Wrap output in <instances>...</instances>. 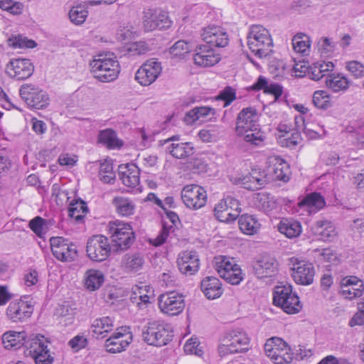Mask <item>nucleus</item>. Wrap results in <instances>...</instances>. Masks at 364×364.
Here are the masks:
<instances>
[{
	"mask_svg": "<svg viewBox=\"0 0 364 364\" xmlns=\"http://www.w3.org/2000/svg\"><path fill=\"white\" fill-rule=\"evenodd\" d=\"M26 336L25 331H9L3 334L2 342L6 349L16 350L22 346L25 349Z\"/></svg>",
	"mask_w": 364,
	"mask_h": 364,
	"instance_id": "7c9ffc66",
	"label": "nucleus"
},
{
	"mask_svg": "<svg viewBox=\"0 0 364 364\" xmlns=\"http://www.w3.org/2000/svg\"><path fill=\"white\" fill-rule=\"evenodd\" d=\"M179 271L186 275H193L198 271L199 259L196 252L184 251L177 258Z\"/></svg>",
	"mask_w": 364,
	"mask_h": 364,
	"instance_id": "b1692460",
	"label": "nucleus"
},
{
	"mask_svg": "<svg viewBox=\"0 0 364 364\" xmlns=\"http://www.w3.org/2000/svg\"><path fill=\"white\" fill-rule=\"evenodd\" d=\"M326 86L333 92L346 90L349 86V82L347 78L339 75H331L327 77L326 78Z\"/></svg>",
	"mask_w": 364,
	"mask_h": 364,
	"instance_id": "49530a36",
	"label": "nucleus"
},
{
	"mask_svg": "<svg viewBox=\"0 0 364 364\" xmlns=\"http://www.w3.org/2000/svg\"><path fill=\"white\" fill-rule=\"evenodd\" d=\"M238 224L241 231L249 235L256 234L260 228L258 220L252 215L244 214L238 219Z\"/></svg>",
	"mask_w": 364,
	"mask_h": 364,
	"instance_id": "c9c22d12",
	"label": "nucleus"
},
{
	"mask_svg": "<svg viewBox=\"0 0 364 364\" xmlns=\"http://www.w3.org/2000/svg\"><path fill=\"white\" fill-rule=\"evenodd\" d=\"M364 292V283L355 276H346L340 281L339 294L344 299L353 300L360 297Z\"/></svg>",
	"mask_w": 364,
	"mask_h": 364,
	"instance_id": "aec40b11",
	"label": "nucleus"
},
{
	"mask_svg": "<svg viewBox=\"0 0 364 364\" xmlns=\"http://www.w3.org/2000/svg\"><path fill=\"white\" fill-rule=\"evenodd\" d=\"M53 256L61 262H72L77 256L76 246L63 237H52L50 239Z\"/></svg>",
	"mask_w": 364,
	"mask_h": 364,
	"instance_id": "4468645a",
	"label": "nucleus"
},
{
	"mask_svg": "<svg viewBox=\"0 0 364 364\" xmlns=\"http://www.w3.org/2000/svg\"><path fill=\"white\" fill-rule=\"evenodd\" d=\"M257 199L259 203L261 208L264 211H269L274 209L276 206L275 201L273 198L267 193H258Z\"/></svg>",
	"mask_w": 364,
	"mask_h": 364,
	"instance_id": "052dcab7",
	"label": "nucleus"
},
{
	"mask_svg": "<svg viewBox=\"0 0 364 364\" xmlns=\"http://www.w3.org/2000/svg\"><path fill=\"white\" fill-rule=\"evenodd\" d=\"M98 141L109 149L120 148L123 143L117 136L116 132L111 129H106L100 132Z\"/></svg>",
	"mask_w": 364,
	"mask_h": 364,
	"instance_id": "58836bf2",
	"label": "nucleus"
},
{
	"mask_svg": "<svg viewBox=\"0 0 364 364\" xmlns=\"http://www.w3.org/2000/svg\"><path fill=\"white\" fill-rule=\"evenodd\" d=\"M264 352L276 364H288L294 358L291 348L282 338L273 337L269 338L264 344Z\"/></svg>",
	"mask_w": 364,
	"mask_h": 364,
	"instance_id": "0eeeda50",
	"label": "nucleus"
},
{
	"mask_svg": "<svg viewBox=\"0 0 364 364\" xmlns=\"http://www.w3.org/2000/svg\"><path fill=\"white\" fill-rule=\"evenodd\" d=\"M224 101V107L230 105L236 99V91L230 86L225 87L216 97Z\"/></svg>",
	"mask_w": 364,
	"mask_h": 364,
	"instance_id": "bf43d9fd",
	"label": "nucleus"
},
{
	"mask_svg": "<svg viewBox=\"0 0 364 364\" xmlns=\"http://www.w3.org/2000/svg\"><path fill=\"white\" fill-rule=\"evenodd\" d=\"M213 266L220 277H223V273H228L232 268L239 265L232 259L225 256H218L215 257Z\"/></svg>",
	"mask_w": 364,
	"mask_h": 364,
	"instance_id": "a18cd8bd",
	"label": "nucleus"
},
{
	"mask_svg": "<svg viewBox=\"0 0 364 364\" xmlns=\"http://www.w3.org/2000/svg\"><path fill=\"white\" fill-rule=\"evenodd\" d=\"M316 234L319 240L325 242L333 241L337 235L334 225L329 221H318L316 223Z\"/></svg>",
	"mask_w": 364,
	"mask_h": 364,
	"instance_id": "4c0bfd02",
	"label": "nucleus"
},
{
	"mask_svg": "<svg viewBox=\"0 0 364 364\" xmlns=\"http://www.w3.org/2000/svg\"><path fill=\"white\" fill-rule=\"evenodd\" d=\"M181 198L187 208L198 210L205 205L207 194L203 187L190 184L183 187L181 191Z\"/></svg>",
	"mask_w": 364,
	"mask_h": 364,
	"instance_id": "2eb2a0df",
	"label": "nucleus"
},
{
	"mask_svg": "<svg viewBox=\"0 0 364 364\" xmlns=\"http://www.w3.org/2000/svg\"><path fill=\"white\" fill-rule=\"evenodd\" d=\"M87 212V205L82 200H74L70 203L68 215L75 219L76 222L82 221Z\"/></svg>",
	"mask_w": 364,
	"mask_h": 364,
	"instance_id": "79ce46f5",
	"label": "nucleus"
},
{
	"mask_svg": "<svg viewBox=\"0 0 364 364\" xmlns=\"http://www.w3.org/2000/svg\"><path fill=\"white\" fill-rule=\"evenodd\" d=\"M47 341L43 336H36L26 341L23 353L26 356H31L33 359L38 354H43L44 351H48Z\"/></svg>",
	"mask_w": 364,
	"mask_h": 364,
	"instance_id": "473e14b6",
	"label": "nucleus"
},
{
	"mask_svg": "<svg viewBox=\"0 0 364 364\" xmlns=\"http://www.w3.org/2000/svg\"><path fill=\"white\" fill-rule=\"evenodd\" d=\"M33 311V305L21 299L9 304L6 309V315L13 322H18L29 318Z\"/></svg>",
	"mask_w": 364,
	"mask_h": 364,
	"instance_id": "5701e85b",
	"label": "nucleus"
},
{
	"mask_svg": "<svg viewBox=\"0 0 364 364\" xmlns=\"http://www.w3.org/2000/svg\"><path fill=\"white\" fill-rule=\"evenodd\" d=\"M133 336L129 326H121L105 341V348L110 353H121L132 342Z\"/></svg>",
	"mask_w": 364,
	"mask_h": 364,
	"instance_id": "ddd939ff",
	"label": "nucleus"
},
{
	"mask_svg": "<svg viewBox=\"0 0 364 364\" xmlns=\"http://www.w3.org/2000/svg\"><path fill=\"white\" fill-rule=\"evenodd\" d=\"M318 50L321 55L329 56L331 55L334 50V46L331 39L327 37L323 38L318 44Z\"/></svg>",
	"mask_w": 364,
	"mask_h": 364,
	"instance_id": "0e129e2a",
	"label": "nucleus"
},
{
	"mask_svg": "<svg viewBox=\"0 0 364 364\" xmlns=\"http://www.w3.org/2000/svg\"><path fill=\"white\" fill-rule=\"evenodd\" d=\"M183 349L185 353L198 356H200L203 353L202 349L199 348V341L197 338L189 339L184 345Z\"/></svg>",
	"mask_w": 364,
	"mask_h": 364,
	"instance_id": "680f3d73",
	"label": "nucleus"
},
{
	"mask_svg": "<svg viewBox=\"0 0 364 364\" xmlns=\"http://www.w3.org/2000/svg\"><path fill=\"white\" fill-rule=\"evenodd\" d=\"M225 281L233 285H237L243 279V274L240 266L232 268L222 277Z\"/></svg>",
	"mask_w": 364,
	"mask_h": 364,
	"instance_id": "13d9d810",
	"label": "nucleus"
},
{
	"mask_svg": "<svg viewBox=\"0 0 364 364\" xmlns=\"http://www.w3.org/2000/svg\"><path fill=\"white\" fill-rule=\"evenodd\" d=\"M250 91L262 90L265 94H269L274 96L275 100H277L283 93V87L278 83H269L267 79L259 75L256 82L247 87Z\"/></svg>",
	"mask_w": 364,
	"mask_h": 364,
	"instance_id": "bb28decb",
	"label": "nucleus"
},
{
	"mask_svg": "<svg viewBox=\"0 0 364 364\" xmlns=\"http://www.w3.org/2000/svg\"><path fill=\"white\" fill-rule=\"evenodd\" d=\"M292 45L296 52L304 54L309 49L310 41L307 36L298 33L294 36Z\"/></svg>",
	"mask_w": 364,
	"mask_h": 364,
	"instance_id": "3c124183",
	"label": "nucleus"
},
{
	"mask_svg": "<svg viewBox=\"0 0 364 364\" xmlns=\"http://www.w3.org/2000/svg\"><path fill=\"white\" fill-rule=\"evenodd\" d=\"M122 263L127 270L137 272L142 268L144 258L141 254L138 252L126 254L123 257Z\"/></svg>",
	"mask_w": 364,
	"mask_h": 364,
	"instance_id": "37998d69",
	"label": "nucleus"
},
{
	"mask_svg": "<svg viewBox=\"0 0 364 364\" xmlns=\"http://www.w3.org/2000/svg\"><path fill=\"white\" fill-rule=\"evenodd\" d=\"M214 109L209 107H196L187 112L183 120L187 124H192L197 120L204 118L209 114H214Z\"/></svg>",
	"mask_w": 364,
	"mask_h": 364,
	"instance_id": "ea45409f",
	"label": "nucleus"
},
{
	"mask_svg": "<svg viewBox=\"0 0 364 364\" xmlns=\"http://www.w3.org/2000/svg\"><path fill=\"white\" fill-rule=\"evenodd\" d=\"M180 136L174 135L160 143L166 152L176 159H186L194 154V147L190 142L179 143Z\"/></svg>",
	"mask_w": 364,
	"mask_h": 364,
	"instance_id": "6ab92c4d",
	"label": "nucleus"
},
{
	"mask_svg": "<svg viewBox=\"0 0 364 364\" xmlns=\"http://www.w3.org/2000/svg\"><path fill=\"white\" fill-rule=\"evenodd\" d=\"M247 45L258 58H265L272 52L273 41L269 31L261 25H253L247 35Z\"/></svg>",
	"mask_w": 364,
	"mask_h": 364,
	"instance_id": "20e7f679",
	"label": "nucleus"
},
{
	"mask_svg": "<svg viewBox=\"0 0 364 364\" xmlns=\"http://www.w3.org/2000/svg\"><path fill=\"white\" fill-rule=\"evenodd\" d=\"M326 205L324 198L321 193L314 192L305 196L299 203L298 205L309 212L316 213L322 209Z\"/></svg>",
	"mask_w": 364,
	"mask_h": 364,
	"instance_id": "c756f323",
	"label": "nucleus"
},
{
	"mask_svg": "<svg viewBox=\"0 0 364 364\" xmlns=\"http://www.w3.org/2000/svg\"><path fill=\"white\" fill-rule=\"evenodd\" d=\"M195 52L193 55L194 63L201 67L213 66L220 60L219 55L216 54L214 50L208 45L197 46Z\"/></svg>",
	"mask_w": 364,
	"mask_h": 364,
	"instance_id": "393cba45",
	"label": "nucleus"
},
{
	"mask_svg": "<svg viewBox=\"0 0 364 364\" xmlns=\"http://www.w3.org/2000/svg\"><path fill=\"white\" fill-rule=\"evenodd\" d=\"M288 266L296 284L307 286L314 282L315 268L311 262L292 257L288 259Z\"/></svg>",
	"mask_w": 364,
	"mask_h": 364,
	"instance_id": "6e6552de",
	"label": "nucleus"
},
{
	"mask_svg": "<svg viewBox=\"0 0 364 364\" xmlns=\"http://www.w3.org/2000/svg\"><path fill=\"white\" fill-rule=\"evenodd\" d=\"M107 230L113 248L114 252H123L129 249L135 240V235L132 226L123 221H110Z\"/></svg>",
	"mask_w": 364,
	"mask_h": 364,
	"instance_id": "7ed1b4c3",
	"label": "nucleus"
},
{
	"mask_svg": "<svg viewBox=\"0 0 364 364\" xmlns=\"http://www.w3.org/2000/svg\"><path fill=\"white\" fill-rule=\"evenodd\" d=\"M111 252H113L112 245L108 238L102 235H93L87 242V255L92 261H105Z\"/></svg>",
	"mask_w": 364,
	"mask_h": 364,
	"instance_id": "9d476101",
	"label": "nucleus"
},
{
	"mask_svg": "<svg viewBox=\"0 0 364 364\" xmlns=\"http://www.w3.org/2000/svg\"><path fill=\"white\" fill-rule=\"evenodd\" d=\"M119 176L122 183L128 187H136L139 183V169L134 164H120Z\"/></svg>",
	"mask_w": 364,
	"mask_h": 364,
	"instance_id": "a878e982",
	"label": "nucleus"
},
{
	"mask_svg": "<svg viewBox=\"0 0 364 364\" xmlns=\"http://www.w3.org/2000/svg\"><path fill=\"white\" fill-rule=\"evenodd\" d=\"M104 281L105 276L100 270L90 269L85 273V286L90 291L98 289L102 285Z\"/></svg>",
	"mask_w": 364,
	"mask_h": 364,
	"instance_id": "e433bc0d",
	"label": "nucleus"
},
{
	"mask_svg": "<svg viewBox=\"0 0 364 364\" xmlns=\"http://www.w3.org/2000/svg\"><path fill=\"white\" fill-rule=\"evenodd\" d=\"M0 8L11 14L19 15L23 11V5L13 0H0Z\"/></svg>",
	"mask_w": 364,
	"mask_h": 364,
	"instance_id": "5fc2aeb1",
	"label": "nucleus"
},
{
	"mask_svg": "<svg viewBox=\"0 0 364 364\" xmlns=\"http://www.w3.org/2000/svg\"><path fill=\"white\" fill-rule=\"evenodd\" d=\"M201 290L208 299L219 298L223 292L222 284L215 277H206L200 283Z\"/></svg>",
	"mask_w": 364,
	"mask_h": 364,
	"instance_id": "c85d7f7f",
	"label": "nucleus"
},
{
	"mask_svg": "<svg viewBox=\"0 0 364 364\" xmlns=\"http://www.w3.org/2000/svg\"><path fill=\"white\" fill-rule=\"evenodd\" d=\"M48 220L36 216L29 221V228L40 238H43L48 230Z\"/></svg>",
	"mask_w": 364,
	"mask_h": 364,
	"instance_id": "de8ad7c7",
	"label": "nucleus"
},
{
	"mask_svg": "<svg viewBox=\"0 0 364 364\" xmlns=\"http://www.w3.org/2000/svg\"><path fill=\"white\" fill-rule=\"evenodd\" d=\"M333 63L331 61L316 63L311 72V79L314 80H321L328 72L333 70Z\"/></svg>",
	"mask_w": 364,
	"mask_h": 364,
	"instance_id": "09e8293b",
	"label": "nucleus"
},
{
	"mask_svg": "<svg viewBox=\"0 0 364 364\" xmlns=\"http://www.w3.org/2000/svg\"><path fill=\"white\" fill-rule=\"evenodd\" d=\"M273 304L281 307L284 312L289 314H296L302 308L299 296L292 291V287L289 284L275 287L273 294Z\"/></svg>",
	"mask_w": 364,
	"mask_h": 364,
	"instance_id": "423d86ee",
	"label": "nucleus"
},
{
	"mask_svg": "<svg viewBox=\"0 0 364 364\" xmlns=\"http://www.w3.org/2000/svg\"><path fill=\"white\" fill-rule=\"evenodd\" d=\"M257 119L255 108L242 109L237 117L235 132L238 136H243L244 140L250 144L261 146L263 145L265 136L258 128Z\"/></svg>",
	"mask_w": 364,
	"mask_h": 364,
	"instance_id": "f257e3e1",
	"label": "nucleus"
},
{
	"mask_svg": "<svg viewBox=\"0 0 364 364\" xmlns=\"http://www.w3.org/2000/svg\"><path fill=\"white\" fill-rule=\"evenodd\" d=\"M201 37L210 46L223 48L229 43L228 33L223 28L218 26L210 25L203 28Z\"/></svg>",
	"mask_w": 364,
	"mask_h": 364,
	"instance_id": "412c9836",
	"label": "nucleus"
},
{
	"mask_svg": "<svg viewBox=\"0 0 364 364\" xmlns=\"http://www.w3.org/2000/svg\"><path fill=\"white\" fill-rule=\"evenodd\" d=\"M289 166L284 161L280 160L274 165V176L276 179L287 181L289 178Z\"/></svg>",
	"mask_w": 364,
	"mask_h": 364,
	"instance_id": "6e6d98bb",
	"label": "nucleus"
},
{
	"mask_svg": "<svg viewBox=\"0 0 364 364\" xmlns=\"http://www.w3.org/2000/svg\"><path fill=\"white\" fill-rule=\"evenodd\" d=\"M9 45L14 48H33L37 44L33 40L18 35L9 38Z\"/></svg>",
	"mask_w": 364,
	"mask_h": 364,
	"instance_id": "864d4df0",
	"label": "nucleus"
},
{
	"mask_svg": "<svg viewBox=\"0 0 364 364\" xmlns=\"http://www.w3.org/2000/svg\"><path fill=\"white\" fill-rule=\"evenodd\" d=\"M278 230L289 238L298 237L301 232V225L292 218H282L278 224Z\"/></svg>",
	"mask_w": 364,
	"mask_h": 364,
	"instance_id": "f704fd0d",
	"label": "nucleus"
},
{
	"mask_svg": "<svg viewBox=\"0 0 364 364\" xmlns=\"http://www.w3.org/2000/svg\"><path fill=\"white\" fill-rule=\"evenodd\" d=\"M161 70V63L155 59H150L144 63L136 71L135 80L141 85H150L158 78Z\"/></svg>",
	"mask_w": 364,
	"mask_h": 364,
	"instance_id": "a211bd4d",
	"label": "nucleus"
},
{
	"mask_svg": "<svg viewBox=\"0 0 364 364\" xmlns=\"http://www.w3.org/2000/svg\"><path fill=\"white\" fill-rule=\"evenodd\" d=\"M214 215L218 220L227 223L235 221L237 218V213L230 210L219 212L214 213Z\"/></svg>",
	"mask_w": 364,
	"mask_h": 364,
	"instance_id": "69168bd1",
	"label": "nucleus"
},
{
	"mask_svg": "<svg viewBox=\"0 0 364 364\" xmlns=\"http://www.w3.org/2000/svg\"><path fill=\"white\" fill-rule=\"evenodd\" d=\"M34 71V65L31 60L27 58L11 59L6 65V74L16 80H24L30 77Z\"/></svg>",
	"mask_w": 364,
	"mask_h": 364,
	"instance_id": "dca6fc26",
	"label": "nucleus"
},
{
	"mask_svg": "<svg viewBox=\"0 0 364 364\" xmlns=\"http://www.w3.org/2000/svg\"><path fill=\"white\" fill-rule=\"evenodd\" d=\"M249 342L250 339L244 331L240 329L232 330L226 333L223 343L218 347V352L220 356L241 352L247 349Z\"/></svg>",
	"mask_w": 364,
	"mask_h": 364,
	"instance_id": "1a4fd4ad",
	"label": "nucleus"
},
{
	"mask_svg": "<svg viewBox=\"0 0 364 364\" xmlns=\"http://www.w3.org/2000/svg\"><path fill=\"white\" fill-rule=\"evenodd\" d=\"M363 300V304L362 307L359 309L358 311L353 315L349 321L348 324L350 327L364 324V298Z\"/></svg>",
	"mask_w": 364,
	"mask_h": 364,
	"instance_id": "338daca9",
	"label": "nucleus"
},
{
	"mask_svg": "<svg viewBox=\"0 0 364 364\" xmlns=\"http://www.w3.org/2000/svg\"><path fill=\"white\" fill-rule=\"evenodd\" d=\"M277 267L275 258L268 255H262L252 263L253 273L259 279L272 277L277 272Z\"/></svg>",
	"mask_w": 364,
	"mask_h": 364,
	"instance_id": "4be33fe9",
	"label": "nucleus"
},
{
	"mask_svg": "<svg viewBox=\"0 0 364 364\" xmlns=\"http://www.w3.org/2000/svg\"><path fill=\"white\" fill-rule=\"evenodd\" d=\"M99 164V176L100 180L106 183H113L115 180V174L113 172L112 163L109 160L95 161Z\"/></svg>",
	"mask_w": 364,
	"mask_h": 364,
	"instance_id": "c03bdc74",
	"label": "nucleus"
},
{
	"mask_svg": "<svg viewBox=\"0 0 364 364\" xmlns=\"http://www.w3.org/2000/svg\"><path fill=\"white\" fill-rule=\"evenodd\" d=\"M144 28L146 31H152L155 29H166L171 26L166 12L160 9H148L144 12L143 17Z\"/></svg>",
	"mask_w": 364,
	"mask_h": 364,
	"instance_id": "f3484780",
	"label": "nucleus"
},
{
	"mask_svg": "<svg viewBox=\"0 0 364 364\" xmlns=\"http://www.w3.org/2000/svg\"><path fill=\"white\" fill-rule=\"evenodd\" d=\"M346 68L355 77H362L364 76V65L358 61L352 60L346 63Z\"/></svg>",
	"mask_w": 364,
	"mask_h": 364,
	"instance_id": "e2e57ef3",
	"label": "nucleus"
},
{
	"mask_svg": "<svg viewBox=\"0 0 364 364\" xmlns=\"http://www.w3.org/2000/svg\"><path fill=\"white\" fill-rule=\"evenodd\" d=\"M19 93L22 100L32 109H42L47 107L50 103L47 92L33 85H21Z\"/></svg>",
	"mask_w": 364,
	"mask_h": 364,
	"instance_id": "9b49d317",
	"label": "nucleus"
},
{
	"mask_svg": "<svg viewBox=\"0 0 364 364\" xmlns=\"http://www.w3.org/2000/svg\"><path fill=\"white\" fill-rule=\"evenodd\" d=\"M113 320L109 316L95 318L90 326V333L96 338H105L113 328Z\"/></svg>",
	"mask_w": 364,
	"mask_h": 364,
	"instance_id": "2f4dec72",
	"label": "nucleus"
},
{
	"mask_svg": "<svg viewBox=\"0 0 364 364\" xmlns=\"http://www.w3.org/2000/svg\"><path fill=\"white\" fill-rule=\"evenodd\" d=\"M95 78L102 82H109L117 78L120 66L114 53L99 54L90 63Z\"/></svg>",
	"mask_w": 364,
	"mask_h": 364,
	"instance_id": "f03ea898",
	"label": "nucleus"
},
{
	"mask_svg": "<svg viewBox=\"0 0 364 364\" xmlns=\"http://www.w3.org/2000/svg\"><path fill=\"white\" fill-rule=\"evenodd\" d=\"M87 343V338H85L82 336H76L73 338H72L68 344L73 348L75 350H79L83 348L86 346Z\"/></svg>",
	"mask_w": 364,
	"mask_h": 364,
	"instance_id": "774afa93",
	"label": "nucleus"
},
{
	"mask_svg": "<svg viewBox=\"0 0 364 364\" xmlns=\"http://www.w3.org/2000/svg\"><path fill=\"white\" fill-rule=\"evenodd\" d=\"M241 183L246 189L256 191L265 185V180L263 178H257L250 173L241 179Z\"/></svg>",
	"mask_w": 364,
	"mask_h": 364,
	"instance_id": "603ef678",
	"label": "nucleus"
},
{
	"mask_svg": "<svg viewBox=\"0 0 364 364\" xmlns=\"http://www.w3.org/2000/svg\"><path fill=\"white\" fill-rule=\"evenodd\" d=\"M112 205L116 213L123 217H128L134 213L136 205L132 200L124 196H116L112 199Z\"/></svg>",
	"mask_w": 364,
	"mask_h": 364,
	"instance_id": "72a5a7b5",
	"label": "nucleus"
},
{
	"mask_svg": "<svg viewBox=\"0 0 364 364\" xmlns=\"http://www.w3.org/2000/svg\"><path fill=\"white\" fill-rule=\"evenodd\" d=\"M90 6L88 1L83 4H80L72 7L69 11V18L70 21L76 24L80 25L85 22L87 17V8Z\"/></svg>",
	"mask_w": 364,
	"mask_h": 364,
	"instance_id": "a19ab883",
	"label": "nucleus"
},
{
	"mask_svg": "<svg viewBox=\"0 0 364 364\" xmlns=\"http://www.w3.org/2000/svg\"><path fill=\"white\" fill-rule=\"evenodd\" d=\"M191 46L185 41H178L171 48L170 53L176 57H183L191 51Z\"/></svg>",
	"mask_w": 364,
	"mask_h": 364,
	"instance_id": "4d7b16f0",
	"label": "nucleus"
},
{
	"mask_svg": "<svg viewBox=\"0 0 364 364\" xmlns=\"http://www.w3.org/2000/svg\"><path fill=\"white\" fill-rule=\"evenodd\" d=\"M313 103L317 108L327 109L331 107V97L324 90H317L314 93Z\"/></svg>",
	"mask_w": 364,
	"mask_h": 364,
	"instance_id": "8fccbe9b",
	"label": "nucleus"
},
{
	"mask_svg": "<svg viewBox=\"0 0 364 364\" xmlns=\"http://www.w3.org/2000/svg\"><path fill=\"white\" fill-rule=\"evenodd\" d=\"M164 210L166 218L169 220L172 225H169L166 221H164L161 232L156 238L151 241L152 245L156 247L160 246L166 242L169 232L174 231L173 226H176L180 222L179 218L175 212L167 210L166 209Z\"/></svg>",
	"mask_w": 364,
	"mask_h": 364,
	"instance_id": "cd10ccee",
	"label": "nucleus"
},
{
	"mask_svg": "<svg viewBox=\"0 0 364 364\" xmlns=\"http://www.w3.org/2000/svg\"><path fill=\"white\" fill-rule=\"evenodd\" d=\"M141 336L147 344L163 346L171 341L173 331L168 324L160 321H151L143 327Z\"/></svg>",
	"mask_w": 364,
	"mask_h": 364,
	"instance_id": "39448f33",
	"label": "nucleus"
},
{
	"mask_svg": "<svg viewBox=\"0 0 364 364\" xmlns=\"http://www.w3.org/2000/svg\"><path fill=\"white\" fill-rule=\"evenodd\" d=\"M158 304L163 314L171 316H177L185 308L184 296L174 291L166 292L159 296Z\"/></svg>",
	"mask_w": 364,
	"mask_h": 364,
	"instance_id": "f8f14e48",
	"label": "nucleus"
}]
</instances>
